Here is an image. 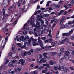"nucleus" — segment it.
Segmentation results:
<instances>
[{
  "mask_svg": "<svg viewBox=\"0 0 74 74\" xmlns=\"http://www.w3.org/2000/svg\"><path fill=\"white\" fill-rule=\"evenodd\" d=\"M32 40V38H30L29 39L28 43H29L30 44L31 42V40Z\"/></svg>",
  "mask_w": 74,
  "mask_h": 74,
  "instance_id": "34",
  "label": "nucleus"
},
{
  "mask_svg": "<svg viewBox=\"0 0 74 74\" xmlns=\"http://www.w3.org/2000/svg\"><path fill=\"white\" fill-rule=\"evenodd\" d=\"M27 23L24 24V27H23V28L22 29L23 30H24V29H25L26 28V25H27Z\"/></svg>",
  "mask_w": 74,
  "mask_h": 74,
  "instance_id": "29",
  "label": "nucleus"
},
{
  "mask_svg": "<svg viewBox=\"0 0 74 74\" xmlns=\"http://www.w3.org/2000/svg\"><path fill=\"white\" fill-rule=\"evenodd\" d=\"M36 27L37 28V29H40V27H41V25H40V22H38L36 23Z\"/></svg>",
  "mask_w": 74,
  "mask_h": 74,
  "instance_id": "6",
  "label": "nucleus"
},
{
  "mask_svg": "<svg viewBox=\"0 0 74 74\" xmlns=\"http://www.w3.org/2000/svg\"><path fill=\"white\" fill-rule=\"evenodd\" d=\"M46 74H52V72L49 71L48 72L46 73Z\"/></svg>",
  "mask_w": 74,
  "mask_h": 74,
  "instance_id": "44",
  "label": "nucleus"
},
{
  "mask_svg": "<svg viewBox=\"0 0 74 74\" xmlns=\"http://www.w3.org/2000/svg\"><path fill=\"white\" fill-rule=\"evenodd\" d=\"M55 7H56L57 8H58L60 7V5H56Z\"/></svg>",
  "mask_w": 74,
  "mask_h": 74,
  "instance_id": "38",
  "label": "nucleus"
},
{
  "mask_svg": "<svg viewBox=\"0 0 74 74\" xmlns=\"http://www.w3.org/2000/svg\"><path fill=\"white\" fill-rule=\"evenodd\" d=\"M8 40V36H7L6 37V38H5V42H6H6Z\"/></svg>",
  "mask_w": 74,
  "mask_h": 74,
  "instance_id": "41",
  "label": "nucleus"
},
{
  "mask_svg": "<svg viewBox=\"0 0 74 74\" xmlns=\"http://www.w3.org/2000/svg\"><path fill=\"white\" fill-rule=\"evenodd\" d=\"M32 43L34 44H35V43H36V42L37 41V39H34L33 38H32Z\"/></svg>",
  "mask_w": 74,
  "mask_h": 74,
  "instance_id": "10",
  "label": "nucleus"
},
{
  "mask_svg": "<svg viewBox=\"0 0 74 74\" xmlns=\"http://www.w3.org/2000/svg\"><path fill=\"white\" fill-rule=\"evenodd\" d=\"M30 25H32V26H35V24L34 23L33 24V22L32 21H31L30 23Z\"/></svg>",
  "mask_w": 74,
  "mask_h": 74,
  "instance_id": "35",
  "label": "nucleus"
},
{
  "mask_svg": "<svg viewBox=\"0 0 74 74\" xmlns=\"http://www.w3.org/2000/svg\"><path fill=\"white\" fill-rule=\"evenodd\" d=\"M68 70V68L67 67H65L64 70V73H66L67 72Z\"/></svg>",
  "mask_w": 74,
  "mask_h": 74,
  "instance_id": "17",
  "label": "nucleus"
},
{
  "mask_svg": "<svg viewBox=\"0 0 74 74\" xmlns=\"http://www.w3.org/2000/svg\"><path fill=\"white\" fill-rule=\"evenodd\" d=\"M17 22H18V20H16L12 24V25H16V23H17Z\"/></svg>",
  "mask_w": 74,
  "mask_h": 74,
  "instance_id": "24",
  "label": "nucleus"
},
{
  "mask_svg": "<svg viewBox=\"0 0 74 74\" xmlns=\"http://www.w3.org/2000/svg\"><path fill=\"white\" fill-rule=\"evenodd\" d=\"M64 19H65L64 16H63L62 17L61 19L58 21V22L60 23V25H62L64 21Z\"/></svg>",
  "mask_w": 74,
  "mask_h": 74,
  "instance_id": "2",
  "label": "nucleus"
},
{
  "mask_svg": "<svg viewBox=\"0 0 74 74\" xmlns=\"http://www.w3.org/2000/svg\"><path fill=\"white\" fill-rule=\"evenodd\" d=\"M54 69H55V70H57L58 69V67H57L56 66H55L54 67Z\"/></svg>",
  "mask_w": 74,
  "mask_h": 74,
  "instance_id": "63",
  "label": "nucleus"
},
{
  "mask_svg": "<svg viewBox=\"0 0 74 74\" xmlns=\"http://www.w3.org/2000/svg\"><path fill=\"white\" fill-rule=\"evenodd\" d=\"M12 51H13L14 49L15 50V51H16V46H15V45H13L12 46Z\"/></svg>",
  "mask_w": 74,
  "mask_h": 74,
  "instance_id": "9",
  "label": "nucleus"
},
{
  "mask_svg": "<svg viewBox=\"0 0 74 74\" xmlns=\"http://www.w3.org/2000/svg\"><path fill=\"white\" fill-rule=\"evenodd\" d=\"M63 1H60L59 2V3L60 4V5H61V4H62V3H63Z\"/></svg>",
  "mask_w": 74,
  "mask_h": 74,
  "instance_id": "62",
  "label": "nucleus"
},
{
  "mask_svg": "<svg viewBox=\"0 0 74 74\" xmlns=\"http://www.w3.org/2000/svg\"><path fill=\"white\" fill-rule=\"evenodd\" d=\"M64 67L63 66H60L59 67V68H58L59 70H61V71H64Z\"/></svg>",
  "mask_w": 74,
  "mask_h": 74,
  "instance_id": "8",
  "label": "nucleus"
},
{
  "mask_svg": "<svg viewBox=\"0 0 74 74\" xmlns=\"http://www.w3.org/2000/svg\"><path fill=\"white\" fill-rule=\"evenodd\" d=\"M25 39H26L27 40H26V41H27V39H29L30 38H29V36H25Z\"/></svg>",
  "mask_w": 74,
  "mask_h": 74,
  "instance_id": "39",
  "label": "nucleus"
},
{
  "mask_svg": "<svg viewBox=\"0 0 74 74\" xmlns=\"http://www.w3.org/2000/svg\"><path fill=\"white\" fill-rule=\"evenodd\" d=\"M8 62H9V60L7 59L6 60V62L5 63V64H7Z\"/></svg>",
  "mask_w": 74,
  "mask_h": 74,
  "instance_id": "43",
  "label": "nucleus"
},
{
  "mask_svg": "<svg viewBox=\"0 0 74 74\" xmlns=\"http://www.w3.org/2000/svg\"><path fill=\"white\" fill-rule=\"evenodd\" d=\"M65 41L66 42H68L69 41V40L68 38H66L64 39Z\"/></svg>",
  "mask_w": 74,
  "mask_h": 74,
  "instance_id": "28",
  "label": "nucleus"
},
{
  "mask_svg": "<svg viewBox=\"0 0 74 74\" xmlns=\"http://www.w3.org/2000/svg\"><path fill=\"white\" fill-rule=\"evenodd\" d=\"M62 52H60L58 54V56H61V55H62Z\"/></svg>",
  "mask_w": 74,
  "mask_h": 74,
  "instance_id": "32",
  "label": "nucleus"
},
{
  "mask_svg": "<svg viewBox=\"0 0 74 74\" xmlns=\"http://www.w3.org/2000/svg\"><path fill=\"white\" fill-rule=\"evenodd\" d=\"M20 40L21 41H26L27 39L26 38H25L24 36H22L20 37Z\"/></svg>",
  "mask_w": 74,
  "mask_h": 74,
  "instance_id": "5",
  "label": "nucleus"
},
{
  "mask_svg": "<svg viewBox=\"0 0 74 74\" xmlns=\"http://www.w3.org/2000/svg\"><path fill=\"white\" fill-rule=\"evenodd\" d=\"M71 4L72 5H74V0H72L71 1Z\"/></svg>",
  "mask_w": 74,
  "mask_h": 74,
  "instance_id": "25",
  "label": "nucleus"
},
{
  "mask_svg": "<svg viewBox=\"0 0 74 74\" xmlns=\"http://www.w3.org/2000/svg\"><path fill=\"white\" fill-rule=\"evenodd\" d=\"M6 44V42H4L3 45L2 47V49H4V47H5V44Z\"/></svg>",
  "mask_w": 74,
  "mask_h": 74,
  "instance_id": "26",
  "label": "nucleus"
},
{
  "mask_svg": "<svg viewBox=\"0 0 74 74\" xmlns=\"http://www.w3.org/2000/svg\"><path fill=\"white\" fill-rule=\"evenodd\" d=\"M50 63L51 65H53V64H55L56 63V62L54 61L53 62V61L52 60H50Z\"/></svg>",
  "mask_w": 74,
  "mask_h": 74,
  "instance_id": "11",
  "label": "nucleus"
},
{
  "mask_svg": "<svg viewBox=\"0 0 74 74\" xmlns=\"http://www.w3.org/2000/svg\"><path fill=\"white\" fill-rule=\"evenodd\" d=\"M70 69L71 70H74V68L72 67H70Z\"/></svg>",
  "mask_w": 74,
  "mask_h": 74,
  "instance_id": "58",
  "label": "nucleus"
},
{
  "mask_svg": "<svg viewBox=\"0 0 74 74\" xmlns=\"http://www.w3.org/2000/svg\"><path fill=\"white\" fill-rule=\"evenodd\" d=\"M27 54V53L26 52H24L23 53V57H25L26 56V55Z\"/></svg>",
  "mask_w": 74,
  "mask_h": 74,
  "instance_id": "22",
  "label": "nucleus"
},
{
  "mask_svg": "<svg viewBox=\"0 0 74 74\" xmlns=\"http://www.w3.org/2000/svg\"><path fill=\"white\" fill-rule=\"evenodd\" d=\"M45 38H46V37L45 36L44 37H42L41 38V39L42 40H45Z\"/></svg>",
  "mask_w": 74,
  "mask_h": 74,
  "instance_id": "46",
  "label": "nucleus"
},
{
  "mask_svg": "<svg viewBox=\"0 0 74 74\" xmlns=\"http://www.w3.org/2000/svg\"><path fill=\"white\" fill-rule=\"evenodd\" d=\"M64 56L66 59H69V56L68 54H64Z\"/></svg>",
  "mask_w": 74,
  "mask_h": 74,
  "instance_id": "12",
  "label": "nucleus"
},
{
  "mask_svg": "<svg viewBox=\"0 0 74 74\" xmlns=\"http://www.w3.org/2000/svg\"><path fill=\"white\" fill-rule=\"evenodd\" d=\"M65 42V41H64V40H62L60 42L59 44H64Z\"/></svg>",
  "mask_w": 74,
  "mask_h": 74,
  "instance_id": "19",
  "label": "nucleus"
},
{
  "mask_svg": "<svg viewBox=\"0 0 74 74\" xmlns=\"http://www.w3.org/2000/svg\"><path fill=\"white\" fill-rule=\"evenodd\" d=\"M38 45V43H35L34 44H33V45L34 46H36V45Z\"/></svg>",
  "mask_w": 74,
  "mask_h": 74,
  "instance_id": "40",
  "label": "nucleus"
},
{
  "mask_svg": "<svg viewBox=\"0 0 74 74\" xmlns=\"http://www.w3.org/2000/svg\"><path fill=\"white\" fill-rule=\"evenodd\" d=\"M37 71H34L32 73V74H37Z\"/></svg>",
  "mask_w": 74,
  "mask_h": 74,
  "instance_id": "30",
  "label": "nucleus"
},
{
  "mask_svg": "<svg viewBox=\"0 0 74 74\" xmlns=\"http://www.w3.org/2000/svg\"><path fill=\"white\" fill-rule=\"evenodd\" d=\"M38 42L39 43L40 45V47H41L42 49H44V47H43V43H42V41L41 40H39L38 41Z\"/></svg>",
  "mask_w": 74,
  "mask_h": 74,
  "instance_id": "4",
  "label": "nucleus"
},
{
  "mask_svg": "<svg viewBox=\"0 0 74 74\" xmlns=\"http://www.w3.org/2000/svg\"><path fill=\"white\" fill-rule=\"evenodd\" d=\"M67 12L65 11L64 12V15H67Z\"/></svg>",
  "mask_w": 74,
  "mask_h": 74,
  "instance_id": "60",
  "label": "nucleus"
},
{
  "mask_svg": "<svg viewBox=\"0 0 74 74\" xmlns=\"http://www.w3.org/2000/svg\"><path fill=\"white\" fill-rule=\"evenodd\" d=\"M66 26H67V25H62L61 27V29H64V28H66Z\"/></svg>",
  "mask_w": 74,
  "mask_h": 74,
  "instance_id": "16",
  "label": "nucleus"
},
{
  "mask_svg": "<svg viewBox=\"0 0 74 74\" xmlns=\"http://www.w3.org/2000/svg\"><path fill=\"white\" fill-rule=\"evenodd\" d=\"M47 3H48L46 4V7H48V6H49V3H50V2L48 1Z\"/></svg>",
  "mask_w": 74,
  "mask_h": 74,
  "instance_id": "37",
  "label": "nucleus"
},
{
  "mask_svg": "<svg viewBox=\"0 0 74 74\" xmlns=\"http://www.w3.org/2000/svg\"><path fill=\"white\" fill-rule=\"evenodd\" d=\"M25 61L23 60V61L20 62V63L21 65H25Z\"/></svg>",
  "mask_w": 74,
  "mask_h": 74,
  "instance_id": "21",
  "label": "nucleus"
},
{
  "mask_svg": "<svg viewBox=\"0 0 74 74\" xmlns=\"http://www.w3.org/2000/svg\"><path fill=\"white\" fill-rule=\"evenodd\" d=\"M38 56L40 58H42V55L41 54H39Z\"/></svg>",
  "mask_w": 74,
  "mask_h": 74,
  "instance_id": "52",
  "label": "nucleus"
},
{
  "mask_svg": "<svg viewBox=\"0 0 74 74\" xmlns=\"http://www.w3.org/2000/svg\"><path fill=\"white\" fill-rule=\"evenodd\" d=\"M21 69H22L21 68H17V70H18V71H20L21 70Z\"/></svg>",
  "mask_w": 74,
  "mask_h": 74,
  "instance_id": "53",
  "label": "nucleus"
},
{
  "mask_svg": "<svg viewBox=\"0 0 74 74\" xmlns=\"http://www.w3.org/2000/svg\"><path fill=\"white\" fill-rule=\"evenodd\" d=\"M41 26H44L45 27H47V25H44V24H41Z\"/></svg>",
  "mask_w": 74,
  "mask_h": 74,
  "instance_id": "36",
  "label": "nucleus"
},
{
  "mask_svg": "<svg viewBox=\"0 0 74 74\" xmlns=\"http://www.w3.org/2000/svg\"><path fill=\"white\" fill-rule=\"evenodd\" d=\"M18 11H16L14 12V14L15 15V16H18Z\"/></svg>",
  "mask_w": 74,
  "mask_h": 74,
  "instance_id": "18",
  "label": "nucleus"
},
{
  "mask_svg": "<svg viewBox=\"0 0 74 74\" xmlns=\"http://www.w3.org/2000/svg\"><path fill=\"white\" fill-rule=\"evenodd\" d=\"M3 74H7V73L6 71H5L3 72Z\"/></svg>",
  "mask_w": 74,
  "mask_h": 74,
  "instance_id": "64",
  "label": "nucleus"
},
{
  "mask_svg": "<svg viewBox=\"0 0 74 74\" xmlns=\"http://www.w3.org/2000/svg\"><path fill=\"white\" fill-rule=\"evenodd\" d=\"M37 33H35L34 34L35 35V36H36V37H37V36H38V35H37V34H38L39 35H40V32H37Z\"/></svg>",
  "mask_w": 74,
  "mask_h": 74,
  "instance_id": "20",
  "label": "nucleus"
},
{
  "mask_svg": "<svg viewBox=\"0 0 74 74\" xmlns=\"http://www.w3.org/2000/svg\"><path fill=\"white\" fill-rule=\"evenodd\" d=\"M42 62L43 63H45V62H47V61L45 60H42Z\"/></svg>",
  "mask_w": 74,
  "mask_h": 74,
  "instance_id": "45",
  "label": "nucleus"
},
{
  "mask_svg": "<svg viewBox=\"0 0 74 74\" xmlns=\"http://www.w3.org/2000/svg\"><path fill=\"white\" fill-rule=\"evenodd\" d=\"M56 43H57V42L56 41L54 43H52V44H53L52 45V47H54V46H55V45H56Z\"/></svg>",
  "mask_w": 74,
  "mask_h": 74,
  "instance_id": "27",
  "label": "nucleus"
},
{
  "mask_svg": "<svg viewBox=\"0 0 74 74\" xmlns=\"http://www.w3.org/2000/svg\"><path fill=\"white\" fill-rule=\"evenodd\" d=\"M17 60H14L12 61V62H10L8 64V66L9 67H11L13 65V63H16L17 62Z\"/></svg>",
  "mask_w": 74,
  "mask_h": 74,
  "instance_id": "1",
  "label": "nucleus"
},
{
  "mask_svg": "<svg viewBox=\"0 0 74 74\" xmlns=\"http://www.w3.org/2000/svg\"><path fill=\"white\" fill-rule=\"evenodd\" d=\"M65 52L66 53H65V54H68V53H69V51H66Z\"/></svg>",
  "mask_w": 74,
  "mask_h": 74,
  "instance_id": "55",
  "label": "nucleus"
},
{
  "mask_svg": "<svg viewBox=\"0 0 74 74\" xmlns=\"http://www.w3.org/2000/svg\"><path fill=\"white\" fill-rule=\"evenodd\" d=\"M53 20L54 21V22H55V23H56V22L58 21V19H54Z\"/></svg>",
  "mask_w": 74,
  "mask_h": 74,
  "instance_id": "49",
  "label": "nucleus"
},
{
  "mask_svg": "<svg viewBox=\"0 0 74 74\" xmlns=\"http://www.w3.org/2000/svg\"><path fill=\"white\" fill-rule=\"evenodd\" d=\"M63 51H64V48H62L60 50V52H63Z\"/></svg>",
  "mask_w": 74,
  "mask_h": 74,
  "instance_id": "31",
  "label": "nucleus"
},
{
  "mask_svg": "<svg viewBox=\"0 0 74 74\" xmlns=\"http://www.w3.org/2000/svg\"><path fill=\"white\" fill-rule=\"evenodd\" d=\"M7 29V26H6L4 28V29L5 30V32H7L6 35H7V34L9 35V34H8V33L9 32V31H8V29Z\"/></svg>",
  "mask_w": 74,
  "mask_h": 74,
  "instance_id": "7",
  "label": "nucleus"
},
{
  "mask_svg": "<svg viewBox=\"0 0 74 74\" xmlns=\"http://www.w3.org/2000/svg\"><path fill=\"white\" fill-rule=\"evenodd\" d=\"M47 54H48L47 53H44L43 55V56H47Z\"/></svg>",
  "mask_w": 74,
  "mask_h": 74,
  "instance_id": "42",
  "label": "nucleus"
},
{
  "mask_svg": "<svg viewBox=\"0 0 74 74\" xmlns=\"http://www.w3.org/2000/svg\"><path fill=\"white\" fill-rule=\"evenodd\" d=\"M40 9V5H38L37 8V10H38V9Z\"/></svg>",
  "mask_w": 74,
  "mask_h": 74,
  "instance_id": "54",
  "label": "nucleus"
},
{
  "mask_svg": "<svg viewBox=\"0 0 74 74\" xmlns=\"http://www.w3.org/2000/svg\"><path fill=\"white\" fill-rule=\"evenodd\" d=\"M52 7H50L49 8V11L50 12V11H51L52 10Z\"/></svg>",
  "mask_w": 74,
  "mask_h": 74,
  "instance_id": "47",
  "label": "nucleus"
},
{
  "mask_svg": "<svg viewBox=\"0 0 74 74\" xmlns=\"http://www.w3.org/2000/svg\"><path fill=\"white\" fill-rule=\"evenodd\" d=\"M27 44V42H24V45L23 46L21 47V48H26L25 49L26 50H28L29 49V47H26V44Z\"/></svg>",
  "mask_w": 74,
  "mask_h": 74,
  "instance_id": "3",
  "label": "nucleus"
},
{
  "mask_svg": "<svg viewBox=\"0 0 74 74\" xmlns=\"http://www.w3.org/2000/svg\"><path fill=\"white\" fill-rule=\"evenodd\" d=\"M30 1L34 4H36L37 2L38 1V0H35H35H31Z\"/></svg>",
  "mask_w": 74,
  "mask_h": 74,
  "instance_id": "14",
  "label": "nucleus"
},
{
  "mask_svg": "<svg viewBox=\"0 0 74 74\" xmlns=\"http://www.w3.org/2000/svg\"><path fill=\"white\" fill-rule=\"evenodd\" d=\"M40 21H41V22L42 24H44V22L43 20H41Z\"/></svg>",
  "mask_w": 74,
  "mask_h": 74,
  "instance_id": "61",
  "label": "nucleus"
},
{
  "mask_svg": "<svg viewBox=\"0 0 74 74\" xmlns=\"http://www.w3.org/2000/svg\"><path fill=\"white\" fill-rule=\"evenodd\" d=\"M14 5H13L12 6H11L8 9V10H9V12H12V11H11L12 9L11 8H13V7H14Z\"/></svg>",
  "mask_w": 74,
  "mask_h": 74,
  "instance_id": "13",
  "label": "nucleus"
},
{
  "mask_svg": "<svg viewBox=\"0 0 74 74\" xmlns=\"http://www.w3.org/2000/svg\"><path fill=\"white\" fill-rule=\"evenodd\" d=\"M71 40H74V36H71Z\"/></svg>",
  "mask_w": 74,
  "mask_h": 74,
  "instance_id": "56",
  "label": "nucleus"
},
{
  "mask_svg": "<svg viewBox=\"0 0 74 74\" xmlns=\"http://www.w3.org/2000/svg\"><path fill=\"white\" fill-rule=\"evenodd\" d=\"M27 53L28 55H31V53H30V52L28 51L27 52Z\"/></svg>",
  "mask_w": 74,
  "mask_h": 74,
  "instance_id": "51",
  "label": "nucleus"
},
{
  "mask_svg": "<svg viewBox=\"0 0 74 74\" xmlns=\"http://www.w3.org/2000/svg\"><path fill=\"white\" fill-rule=\"evenodd\" d=\"M71 54L72 55H74V50L72 51Z\"/></svg>",
  "mask_w": 74,
  "mask_h": 74,
  "instance_id": "59",
  "label": "nucleus"
},
{
  "mask_svg": "<svg viewBox=\"0 0 74 74\" xmlns=\"http://www.w3.org/2000/svg\"><path fill=\"white\" fill-rule=\"evenodd\" d=\"M11 73V74H14L15 73V71H12Z\"/></svg>",
  "mask_w": 74,
  "mask_h": 74,
  "instance_id": "57",
  "label": "nucleus"
},
{
  "mask_svg": "<svg viewBox=\"0 0 74 74\" xmlns=\"http://www.w3.org/2000/svg\"><path fill=\"white\" fill-rule=\"evenodd\" d=\"M8 56H9V57H10V58H11V57H12V52H10L8 54Z\"/></svg>",
  "mask_w": 74,
  "mask_h": 74,
  "instance_id": "23",
  "label": "nucleus"
},
{
  "mask_svg": "<svg viewBox=\"0 0 74 74\" xmlns=\"http://www.w3.org/2000/svg\"><path fill=\"white\" fill-rule=\"evenodd\" d=\"M48 36H50V37H51V38H52V36L51 35V33H49L48 34Z\"/></svg>",
  "mask_w": 74,
  "mask_h": 74,
  "instance_id": "48",
  "label": "nucleus"
},
{
  "mask_svg": "<svg viewBox=\"0 0 74 74\" xmlns=\"http://www.w3.org/2000/svg\"><path fill=\"white\" fill-rule=\"evenodd\" d=\"M71 44V42H69L67 43L66 45L68 47H70Z\"/></svg>",
  "mask_w": 74,
  "mask_h": 74,
  "instance_id": "33",
  "label": "nucleus"
},
{
  "mask_svg": "<svg viewBox=\"0 0 74 74\" xmlns=\"http://www.w3.org/2000/svg\"><path fill=\"white\" fill-rule=\"evenodd\" d=\"M57 54V52H51L50 53V55L52 56H53V55H55Z\"/></svg>",
  "mask_w": 74,
  "mask_h": 74,
  "instance_id": "15",
  "label": "nucleus"
},
{
  "mask_svg": "<svg viewBox=\"0 0 74 74\" xmlns=\"http://www.w3.org/2000/svg\"><path fill=\"white\" fill-rule=\"evenodd\" d=\"M49 41L50 42H51L52 41V39L51 38H50L49 39Z\"/></svg>",
  "mask_w": 74,
  "mask_h": 74,
  "instance_id": "50",
  "label": "nucleus"
}]
</instances>
